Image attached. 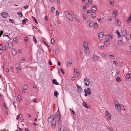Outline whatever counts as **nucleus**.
<instances>
[{
  "instance_id": "obj_1",
  "label": "nucleus",
  "mask_w": 131,
  "mask_h": 131,
  "mask_svg": "<svg viewBox=\"0 0 131 131\" xmlns=\"http://www.w3.org/2000/svg\"><path fill=\"white\" fill-rule=\"evenodd\" d=\"M64 13L66 17L70 20L72 21H73V17L72 15L69 13V10L65 11Z\"/></svg>"
},
{
  "instance_id": "obj_2",
  "label": "nucleus",
  "mask_w": 131,
  "mask_h": 131,
  "mask_svg": "<svg viewBox=\"0 0 131 131\" xmlns=\"http://www.w3.org/2000/svg\"><path fill=\"white\" fill-rule=\"evenodd\" d=\"M105 115L106 119L108 120H110L111 119V115L110 114L108 113L107 111H105Z\"/></svg>"
},
{
  "instance_id": "obj_3",
  "label": "nucleus",
  "mask_w": 131,
  "mask_h": 131,
  "mask_svg": "<svg viewBox=\"0 0 131 131\" xmlns=\"http://www.w3.org/2000/svg\"><path fill=\"white\" fill-rule=\"evenodd\" d=\"M94 22H93L92 20L90 19H89L87 20V23L88 24L89 27H91L93 26Z\"/></svg>"
},
{
  "instance_id": "obj_4",
  "label": "nucleus",
  "mask_w": 131,
  "mask_h": 131,
  "mask_svg": "<svg viewBox=\"0 0 131 131\" xmlns=\"http://www.w3.org/2000/svg\"><path fill=\"white\" fill-rule=\"evenodd\" d=\"M84 84L86 86H88L90 83V81L89 79L86 78H85L84 79Z\"/></svg>"
},
{
  "instance_id": "obj_5",
  "label": "nucleus",
  "mask_w": 131,
  "mask_h": 131,
  "mask_svg": "<svg viewBox=\"0 0 131 131\" xmlns=\"http://www.w3.org/2000/svg\"><path fill=\"white\" fill-rule=\"evenodd\" d=\"M99 57L96 56V55L94 54V55L92 58V59L93 61H96L99 59Z\"/></svg>"
},
{
  "instance_id": "obj_6",
  "label": "nucleus",
  "mask_w": 131,
  "mask_h": 131,
  "mask_svg": "<svg viewBox=\"0 0 131 131\" xmlns=\"http://www.w3.org/2000/svg\"><path fill=\"white\" fill-rule=\"evenodd\" d=\"M54 119V118L52 116H50L48 119V123H51Z\"/></svg>"
},
{
  "instance_id": "obj_7",
  "label": "nucleus",
  "mask_w": 131,
  "mask_h": 131,
  "mask_svg": "<svg viewBox=\"0 0 131 131\" xmlns=\"http://www.w3.org/2000/svg\"><path fill=\"white\" fill-rule=\"evenodd\" d=\"M104 44L105 45L106 47L108 46H109L110 44L108 39L106 38L105 39Z\"/></svg>"
},
{
  "instance_id": "obj_8",
  "label": "nucleus",
  "mask_w": 131,
  "mask_h": 131,
  "mask_svg": "<svg viewBox=\"0 0 131 131\" xmlns=\"http://www.w3.org/2000/svg\"><path fill=\"white\" fill-rule=\"evenodd\" d=\"M84 92L85 93H87L88 95H90L91 94V92L90 88H88L87 90L84 89Z\"/></svg>"
},
{
  "instance_id": "obj_9",
  "label": "nucleus",
  "mask_w": 131,
  "mask_h": 131,
  "mask_svg": "<svg viewBox=\"0 0 131 131\" xmlns=\"http://www.w3.org/2000/svg\"><path fill=\"white\" fill-rule=\"evenodd\" d=\"M76 86H77V90L78 92L79 93L81 92L82 91V88H81L80 86H79L78 84H77Z\"/></svg>"
},
{
  "instance_id": "obj_10",
  "label": "nucleus",
  "mask_w": 131,
  "mask_h": 131,
  "mask_svg": "<svg viewBox=\"0 0 131 131\" xmlns=\"http://www.w3.org/2000/svg\"><path fill=\"white\" fill-rule=\"evenodd\" d=\"M53 117L54 118V119H56V118L58 119L61 118V115L60 113H58L57 114L53 116Z\"/></svg>"
},
{
  "instance_id": "obj_11",
  "label": "nucleus",
  "mask_w": 131,
  "mask_h": 131,
  "mask_svg": "<svg viewBox=\"0 0 131 131\" xmlns=\"http://www.w3.org/2000/svg\"><path fill=\"white\" fill-rule=\"evenodd\" d=\"M2 16L4 18H6L8 16V14L6 12H4L2 14H1Z\"/></svg>"
},
{
  "instance_id": "obj_12",
  "label": "nucleus",
  "mask_w": 131,
  "mask_h": 131,
  "mask_svg": "<svg viewBox=\"0 0 131 131\" xmlns=\"http://www.w3.org/2000/svg\"><path fill=\"white\" fill-rule=\"evenodd\" d=\"M83 45L84 48H89L88 44L86 41H84L83 42Z\"/></svg>"
},
{
  "instance_id": "obj_13",
  "label": "nucleus",
  "mask_w": 131,
  "mask_h": 131,
  "mask_svg": "<svg viewBox=\"0 0 131 131\" xmlns=\"http://www.w3.org/2000/svg\"><path fill=\"white\" fill-rule=\"evenodd\" d=\"M58 131H67L66 128L63 126L61 127L60 129Z\"/></svg>"
},
{
  "instance_id": "obj_14",
  "label": "nucleus",
  "mask_w": 131,
  "mask_h": 131,
  "mask_svg": "<svg viewBox=\"0 0 131 131\" xmlns=\"http://www.w3.org/2000/svg\"><path fill=\"white\" fill-rule=\"evenodd\" d=\"M85 52V54L86 55H88L89 53V48H84Z\"/></svg>"
},
{
  "instance_id": "obj_15",
  "label": "nucleus",
  "mask_w": 131,
  "mask_h": 131,
  "mask_svg": "<svg viewBox=\"0 0 131 131\" xmlns=\"http://www.w3.org/2000/svg\"><path fill=\"white\" fill-rule=\"evenodd\" d=\"M74 75H75V78L78 77L80 75V74L79 72H74Z\"/></svg>"
},
{
  "instance_id": "obj_16",
  "label": "nucleus",
  "mask_w": 131,
  "mask_h": 131,
  "mask_svg": "<svg viewBox=\"0 0 131 131\" xmlns=\"http://www.w3.org/2000/svg\"><path fill=\"white\" fill-rule=\"evenodd\" d=\"M116 20H117V24L116 25L118 26H121V24L120 21L118 20V19H116Z\"/></svg>"
},
{
  "instance_id": "obj_17",
  "label": "nucleus",
  "mask_w": 131,
  "mask_h": 131,
  "mask_svg": "<svg viewBox=\"0 0 131 131\" xmlns=\"http://www.w3.org/2000/svg\"><path fill=\"white\" fill-rule=\"evenodd\" d=\"M99 37L102 39L103 38V34L102 32L99 33L98 34Z\"/></svg>"
},
{
  "instance_id": "obj_18",
  "label": "nucleus",
  "mask_w": 131,
  "mask_h": 131,
  "mask_svg": "<svg viewBox=\"0 0 131 131\" xmlns=\"http://www.w3.org/2000/svg\"><path fill=\"white\" fill-rule=\"evenodd\" d=\"M121 32L123 36H125L127 35V32L125 30H122Z\"/></svg>"
},
{
  "instance_id": "obj_19",
  "label": "nucleus",
  "mask_w": 131,
  "mask_h": 131,
  "mask_svg": "<svg viewBox=\"0 0 131 131\" xmlns=\"http://www.w3.org/2000/svg\"><path fill=\"white\" fill-rule=\"evenodd\" d=\"M52 83L56 85H58L59 84V83L57 82L56 80L55 79H53L52 80Z\"/></svg>"
},
{
  "instance_id": "obj_20",
  "label": "nucleus",
  "mask_w": 131,
  "mask_h": 131,
  "mask_svg": "<svg viewBox=\"0 0 131 131\" xmlns=\"http://www.w3.org/2000/svg\"><path fill=\"white\" fill-rule=\"evenodd\" d=\"M8 46L9 48L11 49L13 47V44L11 42H9L8 44Z\"/></svg>"
},
{
  "instance_id": "obj_21",
  "label": "nucleus",
  "mask_w": 131,
  "mask_h": 131,
  "mask_svg": "<svg viewBox=\"0 0 131 131\" xmlns=\"http://www.w3.org/2000/svg\"><path fill=\"white\" fill-rule=\"evenodd\" d=\"M12 54L13 56H15L16 55L17 53V51L16 50L13 49L12 50Z\"/></svg>"
},
{
  "instance_id": "obj_22",
  "label": "nucleus",
  "mask_w": 131,
  "mask_h": 131,
  "mask_svg": "<svg viewBox=\"0 0 131 131\" xmlns=\"http://www.w3.org/2000/svg\"><path fill=\"white\" fill-rule=\"evenodd\" d=\"M56 122L54 121L53 122L51 123V126L53 128H54L55 127Z\"/></svg>"
},
{
  "instance_id": "obj_23",
  "label": "nucleus",
  "mask_w": 131,
  "mask_h": 131,
  "mask_svg": "<svg viewBox=\"0 0 131 131\" xmlns=\"http://www.w3.org/2000/svg\"><path fill=\"white\" fill-rule=\"evenodd\" d=\"M97 9L96 7L94 5L92 6L91 8V10H92L95 11Z\"/></svg>"
},
{
  "instance_id": "obj_24",
  "label": "nucleus",
  "mask_w": 131,
  "mask_h": 131,
  "mask_svg": "<svg viewBox=\"0 0 131 131\" xmlns=\"http://www.w3.org/2000/svg\"><path fill=\"white\" fill-rule=\"evenodd\" d=\"M117 10H114L113 13V15H114V17L115 18L117 16L116 13H117Z\"/></svg>"
},
{
  "instance_id": "obj_25",
  "label": "nucleus",
  "mask_w": 131,
  "mask_h": 131,
  "mask_svg": "<svg viewBox=\"0 0 131 131\" xmlns=\"http://www.w3.org/2000/svg\"><path fill=\"white\" fill-rule=\"evenodd\" d=\"M92 17L93 18H95L96 16V14L95 12H93L91 14Z\"/></svg>"
},
{
  "instance_id": "obj_26",
  "label": "nucleus",
  "mask_w": 131,
  "mask_h": 131,
  "mask_svg": "<svg viewBox=\"0 0 131 131\" xmlns=\"http://www.w3.org/2000/svg\"><path fill=\"white\" fill-rule=\"evenodd\" d=\"M28 19L26 18H25L22 21V23L23 24H26V21H28Z\"/></svg>"
},
{
  "instance_id": "obj_27",
  "label": "nucleus",
  "mask_w": 131,
  "mask_h": 131,
  "mask_svg": "<svg viewBox=\"0 0 131 131\" xmlns=\"http://www.w3.org/2000/svg\"><path fill=\"white\" fill-rule=\"evenodd\" d=\"M58 125L60 126L61 124V118H58Z\"/></svg>"
},
{
  "instance_id": "obj_28",
  "label": "nucleus",
  "mask_w": 131,
  "mask_h": 131,
  "mask_svg": "<svg viewBox=\"0 0 131 131\" xmlns=\"http://www.w3.org/2000/svg\"><path fill=\"white\" fill-rule=\"evenodd\" d=\"M82 104L83 106H84L86 108H89L88 106H87V104L85 102H83V103Z\"/></svg>"
},
{
  "instance_id": "obj_29",
  "label": "nucleus",
  "mask_w": 131,
  "mask_h": 131,
  "mask_svg": "<svg viewBox=\"0 0 131 131\" xmlns=\"http://www.w3.org/2000/svg\"><path fill=\"white\" fill-rule=\"evenodd\" d=\"M33 40L35 44H36L37 42L35 37L34 36H33Z\"/></svg>"
},
{
  "instance_id": "obj_30",
  "label": "nucleus",
  "mask_w": 131,
  "mask_h": 131,
  "mask_svg": "<svg viewBox=\"0 0 131 131\" xmlns=\"http://www.w3.org/2000/svg\"><path fill=\"white\" fill-rule=\"evenodd\" d=\"M115 107L118 110L120 108V106L119 105H118L117 104H115Z\"/></svg>"
},
{
  "instance_id": "obj_31",
  "label": "nucleus",
  "mask_w": 131,
  "mask_h": 131,
  "mask_svg": "<svg viewBox=\"0 0 131 131\" xmlns=\"http://www.w3.org/2000/svg\"><path fill=\"white\" fill-rule=\"evenodd\" d=\"M28 86L26 85H24L23 86V88L24 90H26L28 88Z\"/></svg>"
},
{
  "instance_id": "obj_32",
  "label": "nucleus",
  "mask_w": 131,
  "mask_h": 131,
  "mask_svg": "<svg viewBox=\"0 0 131 131\" xmlns=\"http://www.w3.org/2000/svg\"><path fill=\"white\" fill-rule=\"evenodd\" d=\"M72 64V62L69 61L67 62V66L68 67H70Z\"/></svg>"
},
{
  "instance_id": "obj_33",
  "label": "nucleus",
  "mask_w": 131,
  "mask_h": 131,
  "mask_svg": "<svg viewBox=\"0 0 131 131\" xmlns=\"http://www.w3.org/2000/svg\"><path fill=\"white\" fill-rule=\"evenodd\" d=\"M118 43L120 45L123 46V43L121 40H120L118 41Z\"/></svg>"
},
{
  "instance_id": "obj_34",
  "label": "nucleus",
  "mask_w": 131,
  "mask_h": 131,
  "mask_svg": "<svg viewBox=\"0 0 131 131\" xmlns=\"http://www.w3.org/2000/svg\"><path fill=\"white\" fill-rule=\"evenodd\" d=\"M115 33L117 35L118 38L121 37L120 33L118 31H116Z\"/></svg>"
},
{
  "instance_id": "obj_35",
  "label": "nucleus",
  "mask_w": 131,
  "mask_h": 131,
  "mask_svg": "<svg viewBox=\"0 0 131 131\" xmlns=\"http://www.w3.org/2000/svg\"><path fill=\"white\" fill-rule=\"evenodd\" d=\"M122 79L118 77H117L116 78V81L118 82H119L122 81Z\"/></svg>"
},
{
  "instance_id": "obj_36",
  "label": "nucleus",
  "mask_w": 131,
  "mask_h": 131,
  "mask_svg": "<svg viewBox=\"0 0 131 131\" xmlns=\"http://www.w3.org/2000/svg\"><path fill=\"white\" fill-rule=\"evenodd\" d=\"M88 6V3H86L85 4V5L84 6H83V9H86V7H87Z\"/></svg>"
},
{
  "instance_id": "obj_37",
  "label": "nucleus",
  "mask_w": 131,
  "mask_h": 131,
  "mask_svg": "<svg viewBox=\"0 0 131 131\" xmlns=\"http://www.w3.org/2000/svg\"><path fill=\"white\" fill-rule=\"evenodd\" d=\"M22 117V115L21 114H19L18 116L16 117V119L17 120H18L19 118H21Z\"/></svg>"
},
{
  "instance_id": "obj_38",
  "label": "nucleus",
  "mask_w": 131,
  "mask_h": 131,
  "mask_svg": "<svg viewBox=\"0 0 131 131\" xmlns=\"http://www.w3.org/2000/svg\"><path fill=\"white\" fill-rule=\"evenodd\" d=\"M93 26L95 28H97L98 27V25L97 23H95L93 24Z\"/></svg>"
},
{
  "instance_id": "obj_39",
  "label": "nucleus",
  "mask_w": 131,
  "mask_h": 131,
  "mask_svg": "<svg viewBox=\"0 0 131 131\" xmlns=\"http://www.w3.org/2000/svg\"><path fill=\"white\" fill-rule=\"evenodd\" d=\"M59 52V49H57L55 51V54L56 55L58 54Z\"/></svg>"
},
{
  "instance_id": "obj_40",
  "label": "nucleus",
  "mask_w": 131,
  "mask_h": 131,
  "mask_svg": "<svg viewBox=\"0 0 131 131\" xmlns=\"http://www.w3.org/2000/svg\"><path fill=\"white\" fill-rule=\"evenodd\" d=\"M130 74H127L126 76L125 77L126 79H129L130 77Z\"/></svg>"
},
{
  "instance_id": "obj_41",
  "label": "nucleus",
  "mask_w": 131,
  "mask_h": 131,
  "mask_svg": "<svg viewBox=\"0 0 131 131\" xmlns=\"http://www.w3.org/2000/svg\"><path fill=\"white\" fill-rule=\"evenodd\" d=\"M59 93L57 91L54 92V96L57 97V95H58Z\"/></svg>"
},
{
  "instance_id": "obj_42",
  "label": "nucleus",
  "mask_w": 131,
  "mask_h": 131,
  "mask_svg": "<svg viewBox=\"0 0 131 131\" xmlns=\"http://www.w3.org/2000/svg\"><path fill=\"white\" fill-rule=\"evenodd\" d=\"M51 12L52 13H54V11H55V8H54V7H52L51 8Z\"/></svg>"
},
{
  "instance_id": "obj_43",
  "label": "nucleus",
  "mask_w": 131,
  "mask_h": 131,
  "mask_svg": "<svg viewBox=\"0 0 131 131\" xmlns=\"http://www.w3.org/2000/svg\"><path fill=\"white\" fill-rule=\"evenodd\" d=\"M32 17L34 21H35L36 23L38 24V22L37 21L36 19L33 16H32Z\"/></svg>"
},
{
  "instance_id": "obj_44",
  "label": "nucleus",
  "mask_w": 131,
  "mask_h": 131,
  "mask_svg": "<svg viewBox=\"0 0 131 131\" xmlns=\"http://www.w3.org/2000/svg\"><path fill=\"white\" fill-rule=\"evenodd\" d=\"M112 34H111V35L110 34H109L108 36V37L109 38H111L110 39H112L113 36H112Z\"/></svg>"
},
{
  "instance_id": "obj_45",
  "label": "nucleus",
  "mask_w": 131,
  "mask_h": 131,
  "mask_svg": "<svg viewBox=\"0 0 131 131\" xmlns=\"http://www.w3.org/2000/svg\"><path fill=\"white\" fill-rule=\"evenodd\" d=\"M110 3L111 5H113L114 4V2L112 0H110Z\"/></svg>"
},
{
  "instance_id": "obj_46",
  "label": "nucleus",
  "mask_w": 131,
  "mask_h": 131,
  "mask_svg": "<svg viewBox=\"0 0 131 131\" xmlns=\"http://www.w3.org/2000/svg\"><path fill=\"white\" fill-rule=\"evenodd\" d=\"M113 63L114 64H115L116 66H117L118 65L117 62L115 61H113Z\"/></svg>"
},
{
  "instance_id": "obj_47",
  "label": "nucleus",
  "mask_w": 131,
  "mask_h": 131,
  "mask_svg": "<svg viewBox=\"0 0 131 131\" xmlns=\"http://www.w3.org/2000/svg\"><path fill=\"white\" fill-rule=\"evenodd\" d=\"M9 21L10 22L12 23H15V21L14 20L10 19H9Z\"/></svg>"
},
{
  "instance_id": "obj_48",
  "label": "nucleus",
  "mask_w": 131,
  "mask_h": 131,
  "mask_svg": "<svg viewBox=\"0 0 131 131\" xmlns=\"http://www.w3.org/2000/svg\"><path fill=\"white\" fill-rule=\"evenodd\" d=\"M130 20H131V16H130L129 17L127 20V22H129Z\"/></svg>"
},
{
  "instance_id": "obj_49",
  "label": "nucleus",
  "mask_w": 131,
  "mask_h": 131,
  "mask_svg": "<svg viewBox=\"0 0 131 131\" xmlns=\"http://www.w3.org/2000/svg\"><path fill=\"white\" fill-rule=\"evenodd\" d=\"M86 16L85 14H83V19L84 20H85L86 18Z\"/></svg>"
},
{
  "instance_id": "obj_50",
  "label": "nucleus",
  "mask_w": 131,
  "mask_h": 131,
  "mask_svg": "<svg viewBox=\"0 0 131 131\" xmlns=\"http://www.w3.org/2000/svg\"><path fill=\"white\" fill-rule=\"evenodd\" d=\"M21 61L22 62H25V58L24 57H23L22 58Z\"/></svg>"
},
{
  "instance_id": "obj_51",
  "label": "nucleus",
  "mask_w": 131,
  "mask_h": 131,
  "mask_svg": "<svg viewBox=\"0 0 131 131\" xmlns=\"http://www.w3.org/2000/svg\"><path fill=\"white\" fill-rule=\"evenodd\" d=\"M54 40L53 38H52L51 40V43L52 44H53L54 43Z\"/></svg>"
},
{
  "instance_id": "obj_52",
  "label": "nucleus",
  "mask_w": 131,
  "mask_h": 131,
  "mask_svg": "<svg viewBox=\"0 0 131 131\" xmlns=\"http://www.w3.org/2000/svg\"><path fill=\"white\" fill-rule=\"evenodd\" d=\"M28 37L27 36H26L24 38V40L26 42L28 40Z\"/></svg>"
},
{
  "instance_id": "obj_53",
  "label": "nucleus",
  "mask_w": 131,
  "mask_h": 131,
  "mask_svg": "<svg viewBox=\"0 0 131 131\" xmlns=\"http://www.w3.org/2000/svg\"><path fill=\"white\" fill-rule=\"evenodd\" d=\"M92 12V10H89L87 11V14H90Z\"/></svg>"
},
{
  "instance_id": "obj_54",
  "label": "nucleus",
  "mask_w": 131,
  "mask_h": 131,
  "mask_svg": "<svg viewBox=\"0 0 131 131\" xmlns=\"http://www.w3.org/2000/svg\"><path fill=\"white\" fill-rule=\"evenodd\" d=\"M3 50H4V51H5V50H6V46H3Z\"/></svg>"
},
{
  "instance_id": "obj_55",
  "label": "nucleus",
  "mask_w": 131,
  "mask_h": 131,
  "mask_svg": "<svg viewBox=\"0 0 131 131\" xmlns=\"http://www.w3.org/2000/svg\"><path fill=\"white\" fill-rule=\"evenodd\" d=\"M17 37L13 39V41H15L16 42V43L17 41Z\"/></svg>"
},
{
  "instance_id": "obj_56",
  "label": "nucleus",
  "mask_w": 131,
  "mask_h": 131,
  "mask_svg": "<svg viewBox=\"0 0 131 131\" xmlns=\"http://www.w3.org/2000/svg\"><path fill=\"white\" fill-rule=\"evenodd\" d=\"M107 128L110 131H114L112 128H111L110 127H107Z\"/></svg>"
},
{
  "instance_id": "obj_57",
  "label": "nucleus",
  "mask_w": 131,
  "mask_h": 131,
  "mask_svg": "<svg viewBox=\"0 0 131 131\" xmlns=\"http://www.w3.org/2000/svg\"><path fill=\"white\" fill-rule=\"evenodd\" d=\"M116 73L117 74H118L120 72V70L119 69H117L116 70Z\"/></svg>"
},
{
  "instance_id": "obj_58",
  "label": "nucleus",
  "mask_w": 131,
  "mask_h": 131,
  "mask_svg": "<svg viewBox=\"0 0 131 131\" xmlns=\"http://www.w3.org/2000/svg\"><path fill=\"white\" fill-rule=\"evenodd\" d=\"M88 2L90 5H92V3L91 0H88Z\"/></svg>"
},
{
  "instance_id": "obj_59",
  "label": "nucleus",
  "mask_w": 131,
  "mask_h": 131,
  "mask_svg": "<svg viewBox=\"0 0 131 131\" xmlns=\"http://www.w3.org/2000/svg\"><path fill=\"white\" fill-rule=\"evenodd\" d=\"M4 107L7 110L8 108L6 106L5 103V102L4 103Z\"/></svg>"
},
{
  "instance_id": "obj_60",
  "label": "nucleus",
  "mask_w": 131,
  "mask_h": 131,
  "mask_svg": "<svg viewBox=\"0 0 131 131\" xmlns=\"http://www.w3.org/2000/svg\"><path fill=\"white\" fill-rule=\"evenodd\" d=\"M110 57L112 59H114V55L113 54L110 55Z\"/></svg>"
},
{
  "instance_id": "obj_61",
  "label": "nucleus",
  "mask_w": 131,
  "mask_h": 131,
  "mask_svg": "<svg viewBox=\"0 0 131 131\" xmlns=\"http://www.w3.org/2000/svg\"><path fill=\"white\" fill-rule=\"evenodd\" d=\"M56 14L57 16H58L59 14V12L58 10H57L56 12Z\"/></svg>"
},
{
  "instance_id": "obj_62",
  "label": "nucleus",
  "mask_w": 131,
  "mask_h": 131,
  "mask_svg": "<svg viewBox=\"0 0 131 131\" xmlns=\"http://www.w3.org/2000/svg\"><path fill=\"white\" fill-rule=\"evenodd\" d=\"M75 20L77 21L79 23H80V21L79 20V19L78 18H75Z\"/></svg>"
},
{
  "instance_id": "obj_63",
  "label": "nucleus",
  "mask_w": 131,
  "mask_h": 131,
  "mask_svg": "<svg viewBox=\"0 0 131 131\" xmlns=\"http://www.w3.org/2000/svg\"><path fill=\"white\" fill-rule=\"evenodd\" d=\"M29 6V5H26V6H24V8L25 9H27L28 8Z\"/></svg>"
},
{
  "instance_id": "obj_64",
  "label": "nucleus",
  "mask_w": 131,
  "mask_h": 131,
  "mask_svg": "<svg viewBox=\"0 0 131 131\" xmlns=\"http://www.w3.org/2000/svg\"><path fill=\"white\" fill-rule=\"evenodd\" d=\"M98 21L100 22V23H101L102 21V20L101 19L98 18L97 19Z\"/></svg>"
}]
</instances>
